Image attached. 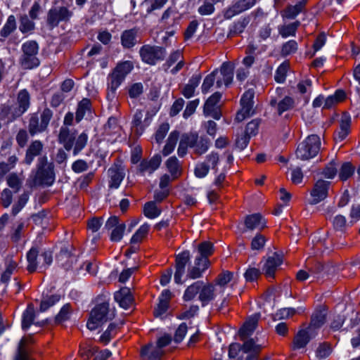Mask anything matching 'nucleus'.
<instances>
[{
	"label": "nucleus",
	"instance_id": "nucleus-1",
	"mask_svg": "<svg viewBox=\"0 0 360 360\" xmlns=\"http://www.w3.org/2000/svg\"><path fill=\"white\" fill-rule=\"evenodd\" d=\"M58 141L63 146L66 150L70 151L73 149V155H77L86 146L88 134L83 131L77 135L76 129L61 127L58 136Z\"/></svg>",
	"mask_w": 360,
	"mask_h": 360
},
{
	"label": "nucleus",
	"instance_id": "nucleus-2",
	"mask_svg": "<svg viewBox=\"0 0 360 360\" xmlns=\"http://www.w3.org/2000/svg\"><path fill=\"white\" fill-rule=\"evenodd\" d=\"M210 146V140L205 136H199L197 133H186L181 136L177 149L178 155L184 157L187 153V148L193 150V153L200 156L205 153Z\"/></svg>",
	"mask_w": 360,
	"mask_h": 360
},
{
	"label": "nucleus",
	"instance_id": "nucleus-3",
	"mask_svg": "<svg viewBox=\"0 0 360 360\" xmlns=\"http://www.w3.org/2000/svg\"><path fill=\"white\" fill-rule=\"evenodd\" d=\"M32 176L31 186H50L56 179L55 166L53 162H49L46 155L37 159L36 172Z\"/></svg>",
	"mask_w": 360,
	"mask_h": 360
},
{
	"label": "nucleus",
	"instance_id": "nucleus-4",
	"mask_svg": "<svg viewBox=\"0 0 360 360\" xmlns=\"http://www.w3.org/2000/svg\"><path fill=\"white\" fill-rule=\"evenodd\" d=\"M214 290L213 284L198 281L187 287L183 298L185 301H191L198 295V300L204 307L215 298Z\"/></svg>",
	"mask_w": 360,
	"mask_h": 360
},
{
	"label": "nucleus",
	"instance_id": "nucleus-5",
	"mask_svg": "<svg viewBox=\"0 0 360 360\" xmlns=\"http://www.w3.org/2000/svg\"><path fill=\"white\" fill-rule=\"evenodd\" d=\"M134 65L131 61L127 60L118 63L108 76L107 98L113 100L116 96V91L124 80L126 76L133 70Z\"/></svg>",
	"mask_w": 360,
	"mask_h": 360
},
{
	"label": "nucleus",
	"instance_id": "nucleus-6",
	"mask_svg": "<svg viewBox=\"0 0 360 360\" xmlns=\"http://www.w3.org/2000/svg\"><path fill=\"white\" fill-rule=\"evenodd\" d=\"M243 342V346L238 343L230 345L229 349V357L236 358L240 355L238 360H255L261 352L262 346L255 344L252 338Z\"/></svg>",
	"mask_w": 360,
	"mask_h": 360
},
{
	"label": "nucleus",
	"instance_id": "nucleus-7",
	"mask_svg": "<svg viewBox=\"0 0 360 360\" xmlns=\"http://www.w3.org/2000/svg\"><path fill=\"white\" fill-rule=\"evenodd\" d=\"M39 49V44L34 40H29L22 44V54L18 60L22 69L32 70L40 65V60L37 57Z\"/></svg>",
	"mask_w": 360,
	"mask_h": 360
},
{
	"label": "nucleus",
	"instance_id": "nucleus-8",
	"mask_svg": "<svg viewBox=\"0 0 360 360\" xmlns=\"http://www.w3.org/2000/svg\"><path fill=\"white\" fill-rule=\"evenodd\" d=\"M52 117L53 112L49 108H45L39 116L37 112L30 114L28 120V131L30 134L34 136L46 131Z\"/></svg>",
	"mask_w": 360,
	"mask_h": 360
},
{
	"label": "nucleus",
	"instance_id": "nucleus-9",
	"mask_svg": "<svg viewBox=\"0 0 360 360\" xmlns=\"http://www.w3.org/2000/svg\"><path fill=\"white\" fill-rule=\"evenodd\" d=\"M321 149V139L316 134H311L300 143L296 150L298 158L306 160L315 157Z\"/></svg>",
	"mask_w": 360,
	"mask_h": 360
},
{
	"label": "nucleus",
	"instance_id": "nucleus-10",
	"mask_svg": "<svg viewBox=\"0 0 360 360\" xmlns=\"http://www.w3.org/2000/svg\"><path fill=\"white\" fill-rule=\"evenodd\" d=\"M110 314L109 303L103 302L96 304L90 313L86 326L90 330L97 329L103 323L112 319Z\"/></svg>",
	"mask_w": 360,
	"mask_h": 360
},
{
	"label": "nucleus",
	"instance_id": "nucleus-11",
	"mask_svg": "<svg viewBox=\"0 0 360 360\" xmlns=\"http://www.w3.org/2000/svg\"><path fill=\"white\" fill-rule=\"evenodd\" d=\"M167 54L165 48L160 46L145 44L139 49V55L142 61L150 65H155L162 61Z\"/></svg>",
	"mask_w": 360,
	"mask_h": 360
},
{
	"label": "nucleus",
	"instance_id": "nucleus-12",
	"mask_svg": "<svg viewBox=\"0 0 360 360\" xmlns=\"http://www.w3.org/2000/svg\"><path fill=\"white\" fill-rule=\"evenodd\" d=\"M72 16V12L65 6L51 8L47 13V27L52 30L58 26L60 22H68Z\"/></svg>",
	"mask_w": 360,
	"mask_h": 360
},
{
	"label": "nucleus",
	"instance_id": "nucleus-13",
	"mask_svg": "<svg viewBox=\"0 0 360 360\" xmlns=\"http://www.w3.org/2000/svg\"><path fill=\"white\" fill-rule=\"evenodd\" d=\"M255 91L253 89L247 90L240 99L241 109L237 112L236 120L238 122L243 121L246 117H250L253 113V98Z\"/></svg>",
	"mask_w": 360,
	"mask_h": 360
},
{
	"label": "nucleus",
	"instance_id": "nucleus-14",
	"mask_svg": "<svg viewBox=\"0 0 360 360\" xmlns=\"http://www.w3.org/2000/svg\"><path fill=\"white\" fill-rule=\"evenodd\" d=\"M104 229L112 230L110 238L112 242H118L123 237L126 225L124 223H120V219L116 216L110 217L105 222Z\"/></svg>",
	"mask_w": 360,
	"mask_h": 360
},
{
	"label": "nucleus",
	"instance_id": "nucleus-15",
	"mask_svg": "<svg viewBox=\"0 0 360 360\" xmlns=\"http://www.w3.org/2000/svg\"><path fill=\"white\" fill-rule=\"evenodd\" d=\"M257 3V0H238L224 11V18L231 19L235 15L251 8Z\"/></svg>",
	"mask_w": 360,
	"mask_h": 360
},
{
	"label": "nucleus",
	"instance_id": "nucleus-16",
	"mask_svg": "<svg viewBox=\"0 0 360 360\" xmlns=\"http://www.w3.org/2000/svg\"><path fill=\"white\" fill-rule=\"evenodd\" d=\"M120 42L124 49H131L136 44L141 43L139 29L134 27L124 30L120 35Z\"/></svg>",
	"mask_w": 360,
	"mask_h": 360
},
{
	"label": "nucleus",
	"instance_id": "nucleus-17",
	"mask_svg": "<svg viewBox=\"0 0 360 360\" xmlns=\"http://www.w3.org/2000/svg\"><path fill=\"white\" fill-rule=\"evenodd\" d=\"M191 259L188 250H185L176 256L174 281L178 283H182L181 277L185 273L186 266Z\"/></svg>",
	"mask_w": 360,
	"mask_h": 360
},
{
	"label": "nucleus",
	"instance_id": "nucleus-18",
	"mask_svg": "<svg viewBox=\"0 0 360 360\" xmlns=\"http://www.w3.org/2000/svg\"><path fill=\"white\" fill-rule=\"evenodd\" d=\"M108 174L110 178L109 187L117 188L124 178V169L121 164L115 162L108 169Z\"/></svg>",
	"mask_w": 360,
	"mask_h": 360
},
{
	"label": "nucleus",
	"instance_id": "nucleus-19",
	"mask_svg": "<svg viewBox=\"0 0 360 360\" xmlns=\"http://www.w3.org/2000/svg\"><path fill=\"white\" fill-rule=\"evenodd\" d=\"M31 96L27 89L19 91L16 98V105H14L15 116H22L30 107Z\"/></svg>",
	"mask_w": 360,
	"mask_h": 360
},
{
	"label": "nucleus",
	"instance_id": "nucleus-20",
	"mask_svg": "<svg viewBox=\"0 0 360 360\" xmlns=\"http://www.w3.org/2000/svg\"><path fill=\"white\" fill-rule=\"evenodd\" d=\"M329 184L328 181L323 180H319L316 182L311 191V200L310 204L316 205L327 197Z\"/></svg>",
	"mask_w": 360,
	"mask_h": 360
},
{
	"label": "nucleus",
	"instance_id": "nucleus-21",
	"mask_svg": "<svg viewBox=\"0 0 360 360\" xmlns=\"http://www.w3.org/2000/svg\"><path fill=\"white\" fill-rule=\"evenodd\" d=\"M162 158L160 155H155L150 160L143 159L138 165L137 172L141 175H144L146 173L149 174L155 171L160 165Z\"/></svg>",
	"mask_w": 360,
	"mask_h": 360
},
{
	"label": "nucleus",
	"instance_id": "nucleus-22",
	"mask_svg": "<svg viewBox=\"0 0 360 360\" xmlns=\"http://www.w3.org/2000/svg\"><path fill=\"white\" fill-rule=\"evenodd\" d=\"M43 149L44 144L41 141L35 140L32 141L26 150L23 163L27 165H30L36 157L41 156V154Z\"/></svg>",
	"mask_w": 360,
	"mask_h": 360
},
{
	"label": "nucleus",
	"instance_id": "nucleus-23",
	"mask_svg": "<svg viewBox=\"0 0 360 360\" xmlns=\"http://www.w3.org/2000/svg\"><path fill=\"white\" fill-rule=\"evenodd\" d=\"M282 256L274 252L271 256H269L263 267V271L267 278H274L275 272L278 267L282 264Z\"/></svg>",
	"mask_w": 360,
	"mask_h": 360
},
{
	"label": "nucleus",
	"instance_id": "nucleus-24",
	"mask_svg": "<svg viewBox=\"0 0 360 360\" xmlns=\"http://www.w3.org/2000/svg\"><path fill=\"white\" fill-rule=\"evenodd\" d=\"M219 72L222 77L217 79V87H221L223 84L226 86L230 85L233 77V68L232 65L228 63H224L220 68Z\"/></svg>",
	"mask_w": 360,
	"mask_h": 360
},
{
	"label": "nucleus",
	"instance_id": "nucleus-25",
	"mask_svg": "<svg viewBox=\"0 0 360 360\" xmlns=\"http://www.w3.org/2000/svg\"><path fill=\"white\" fill-rule=\"evenodd\" d=\"M259 321V316L255 315L250 317L239 330V336L241 340L246 341L256 329Z\"/></svg>",
	"mask_w": 360,
	"mask_h": 360
},
{
	"label": "nucleus",
	"instance_id": "nucleus-26",
	"mask_svg": "<svg viewBox=\"0 0 360 360\" xmlns=\"http://www.w3.org/2000/svg\"><path fill=\"white\" fill-rule=\"evenodd\" d=\"M181 57V53L180 51L177 50L172 52L163 65L165 70L167 71L169 68H170L176 62H178V63L170 70L171 73L174 75L181 70L184 65V63L183 60H180Z\"/></svg>",
	"mask_w": 360,
	"mask_h": 360
},
{
	"label": "nucleus",
	"instance_id": "nucleus-27",
	"mask_svg": "<svg viewBox=\"0 0 360 360\" xmlns=\"http://www.w3.org/2000/svg\"><path fill=\"white\" fill-rule=\"evenodd\" d=\"M143 116V112L138 110L133 117L131 130L137 136H141L143 133L146 127L150 124L149 118L147 117L144 120V124L142 123Z\"/></svg>",
	"mask_w": 360,
	"mask_h": 360
},
{
	"label": "nucleus",
	"instance_id": "nucleus-28",
	"mask_svg": "<svg viewBox=\"0 0 360 360\" xmlns=\"http://www.w3.org/2000/svg\"><path fill=\"white\" fill-rule=\"evenodd\" d=\"M114 297L120 306L125 309L130 308L133 304L134 298L129 288L120 289L115 293Z\"/></svg>",
	"mask_w": 360,
	"mask_h": 360
},
{
	"label": "nucleus",
	"instance_id": "nucleus-29",
	"mask_svg": "<svg viewBox=\"0 0 360 360\" xmlns=\"http://www.w3.org/2000/svg\"><path fill=\"white\" fill-rule=\"evenodd\" d=\"M27 259L28 262L27 271L30 273L34 272L39 264L41 265L42 262V257H41V254H39V248L37 247L32 248L27 254Z\"/></svg>",
	"mask_w": 360,
	"mask_h": 360
},
{
	"label": "nucleus",
	"instance_id": "nucleus-30",
	"mask_svg": "<svg viewBox=\"0 0 360 360\" xmlns=\"http://www.w3.org/2000/svg\"><path fill=\"white\" fill-rule=\"evenodd\" d=\"M326 311L324 308L316 309L311 315L309 326L307 327L309 330L312 331L314 329L321 328L326 322Z\"/></svg>",
	"mask_w": 360,
	"mask_h": 360
},
{
	"label": "nucleus",
	"instance_id": "nucleus-31",
	"mask_svg": "<svg viewBox=\"0 0 360 360\" xmlns=\"http://www.w3.org/2000/svg\"><path fill=\"white\" fill-rule=\"evenodd\" d=\"M270 105L272 107L277 106V112L279 115H281L284 112L292 109L295 106V101L290 96H285L279 102H277L276 98H271Z\"/></svg>",
	"mask_w": 360,
	"mask_h": 360
},
{
	"label": "nucleus",
	"instance_id": "nucleus-32",
	"mask_svg": "<svg viewBox=\"0 0 360 360\" xmlns=\"http://www.w3.org/2000/svg\"><path fill=\"white\" fill-rule=\"evenodd\" d=\"M311 332L308 328L299 330L294 338L292 349L296 350L305 347L310 341Z\"/></svg>",
	"mask_w": 360,
	"mask_h": 360
},
{
	"label": "nucleus",
	"instance_id": "nucleus-33",
	"mask_svg": "<svg viewBox=\"0 0 360 360\" xmlns=\"http://www.w3.org/2000/svg\"><path fill=\"white\" fill-rule=\"evenodd\" d=\"M307 0H300L295 5L288 6L283 11L281 15L283 18L294 19L304 8Z\"/></svg>",
	"mask_w": 360,
	"mask_h": 360
},
{
	"label": "nucleus",
	"instance_id": "nucleus-34",
	"mask_svg": "<svg viewBox=\"0 0 360 360\" xmlns=\"http://www.w3.org/2000/svg\"><path fill=\"white\" fill-rule=\"evenodd\" d=\"M17 23L15 17L11 15L8 17L6 23L0 30V41L4 42L6 39L15 31Z\"/></svg>",
	"mask_w": 360,
	"mask_h": 360
},
{
	"label": "nucleus",
	"instance_id": "nucleus-35",
	"mask_svg": "<svg viewBox=\"0 0 360 360\" xmlns=\"http://www.w3.org/2000/svg\"><path fill=\"white\" fill-rule=\"evenodd\" d=\"M265 221L260 214H253L246 217L245 227L249 230L262 229L265 226Z\"/></svg>",
	"mask_w": 360,
	"mask_h": 360
},
{
	"label": "nucleus",
	"instance_id": "nucleus-36",
	"mask_svg": "<svg viewBox=\"0 0 360 360\" xmlns=\"http://www.w3.org/2000/svg\"><path fill=\"white\" fill-rule=\"evenodd\" d=\"M167 170L171 174L172 179H177L181 174V167L179 160L175 157H170L165 162Z\"/></svg>",
	"mask_w": 360,
	"mask_h": 360
},
{
	"label": "nucleus",
	"instance_id": "nucleus-37",
	"mask_svg": "<svg viewBox=\"0 0 360 360\" xmlns=\"http://www.w3.org/2000/svg\"><path fill=\"white\" fill-rule=\"evenodd\" d=\"M179 138V132L176 130L172 131L167 138V143L162 149V155L167 156L173 152Z\"/></svg>",
	"mask_w": 360,
	"mask_h": 360
},
{
	"label": "nucleus",
	"instance_id": "nucleus-38",
	"mask_svg": "<svg viewBox=\"0 0 360 360\" xmlns=\"http://www.w3.org/2000/svg\"><path fill=\"white\" fill-rule=\"evenodd\" d=\"M72 260L73 257L67 248H61L59 254L56 256L57 262L66 269L71 267Z\"/></svg>",
	"mask_w": 360,
	"mask_h": 360
},
{
	"label": "nucleus",
	"instance_id": "nucleus-39",
	"mask_svg": "<svg viewBox=\"0 0 360 360\" xmlns=\"http://www.w3.org/2000/svg\"><path fill=\"white\" fill-rule=\"evenodd\" d=\"M346 97V94L342 90H337L333 95L325 98L323 109H330L338 103L342 101Z\"/></svg>",
	"mask_w": 360,
	"mask_h": 360
},
{
	"label": "nucleus",
	"instance_id": "nucleus-40",
	"mask_svg": "<svg viewBox=\"0 0 360 360\" xmlns=\"http://www.w3.org/2000/svg\"><path fill=\"white\" fill-rule=\"evenodd\" d=\"M250 21V17L247 16L235 22L230 28L228 37H232L241 34L249 24Z\"/></svg>",
	"mask_w": 360,
	"mask_h": 360
},
{
	"label": "nucleus",
	"instance_id": "nucleus-41",
	"mask_svg": "<svg viewBox=\"0 0 360 360\" xmlns=\"http://www.w3.org/2000/svg\"><path fill=\"white\" fill-rule=\"evenodd\" d=\"M300 25V22L296 20L288 25H283L278 27V32L283 38H287L290 36L294 37Z\"/></svg>",
	"mask_w": 360,
	"mask_h": 360
},
{
	"label": "nucleus",
	"instance_id": "nucleus-42",
	"mask_svg": "<svg viewBox=\"0 0 360 360\" xmlns=\"http://www.w3.org/2000/svg\"><path fill=\"white\" fill-rule=\"evenodd\" d=\"M25 340L18 343L13 360H36L32 356V350L25 346Z\"/></svg>",
	"mask_w": 360,
	"mask_h": 360
},
{
	"label": "nucleus",
	"instance_id": "nucleus-43",
	"mask_svg": "<svg viewBox=\"0 0 360 360\" xmlns=\"http://www.w3.org/2000/svg\"><path fill=\"white\" fill-rule=\"evenodd\" d=\"M91 108V100L86 98H83L79 102L76 111L75 120L79 123L83 118L86 112H89Z\"/></svg>",
	"mask_w": 360,
	"mask_h": 360
},
{
	"label": "nucleus",
	"instance_id": "nucleus-44",
	"mask_svg": "<svg viewBox=\"0 0 360 360\" xmlns=\"http://www.w3.org/2000/svg\"><path fill=\"white\" fill-rule=\"evenodd\" d=\"M35 311L33 305L29 304L22 314V328L27 330L34 323Z\"/></svg>",
	"mask_w": 360,
	"mask_h": 360
},
{
	"label": "nucleus",
	"instance_id": "nucleus-45",
	"mask_svg": "<svg viewBox=\"0 0 360 360\" xmlns=\"http://www.w3.org/2000/svg\"><path fill=\"white\" fill-rule=\"evenodd\" d=\"M333 352V347L330 342H323L319 345L315 350L316 359L322 360L328 358Z\"/></svg>",
	"mask_w": 360,
	"mask_h": 360
},
{
	"label": "nucleus",
	"instance_id": "nucleus-46",
	"mask_svg": "<svg viewBox=\"0 0 360 360\" xmlns=\"http://www.w3.org/2000/svg\"><path fill=\"white\" fill-rule=\"evenodd\" d=\"M19 30L22 34L30 33L35 29V23L33 20L30 19L26 14L21 15L19 18Z\"/></svg>",
	"mask_w": 360,
	"mask_h": 360
},
{
	"label": "nucleus",
	"instance_id": "nucleus-47",
	"mask_svg": "<svg viewBox=\"0 0 360 360\" xmlns=\"http://www.w3.org/2000/svg\"><path fill=\"white\" fill-rule=\"evenodd\" d=\"M221 98V94L220 92H215L210 96L205 101L203 112L204 113H211L217 108V105Z\"/></svg>",
	"mask_w": 360,
	"mask_h": 360
},
{
	"label": "nucleus",
	"instance_id": "nucleus-48",
	"mask_svg": "<svg viewBox=\"0 0 360 360\" xmlns=\"http://www.w3.org/2000/svg\"><path fill=\"white\" fill-rule=\"evenodd\" d=\"M120 127L118 125L117 120L110 117L103 127V133L107 136H113L119 134Z\"/></svg>",
	"mask_w": 360,
	"mask_h": 360
},
{
	"label": "nucleus",
	"instance_id": "nucleus-49",
	"mask_svg": "<svg viewBox=\"0 0 360 360\" xmlns=\"http://www.w3.org/2000/svg\"><path fill=\"white\" fill-rule=\"evenodd\" d=\"M60 300V295L57 294L44 296L40 303V311L43 312L46 311L51 307L58 302Z\"/></svg>",
	"mask_w": 360,
	"mask_h": 360
},
{
	"label": "nucleus",
	"instance_id": "nucleus-50",
	"mask_svg": "<svg viewBox=\"0 0 360 360\" xmlns=\"http://www.w3.org/2000/svg\"><path fill=\"white\" fill-rule=\"evenodd\" d=\"M222 1V0H204L198 11L201 15H209L212 14L214 11V5Z\"/></svg>",
	"mask_w": 360,
	"mask_h": 360
},
{
	"label": "nucleus",
	"instance_id": "nucleus-51",
	"mask_svg": "<svg viewBox=\"0 0 360 360\" xmlns=\"http://www.w3.org/2000/svg\"><path fill=\"white\" fill-rule=\"evenodd\" d=\"M72 313V308L70 304H65L60 309L59 313L55 317V323L60 324L70 319Z\"/></svg>",
	"mask_w": 360,
	"mask_h": 360
},
{
	"label": "nucleus",
	"instance_id": "nucleus-52",
	"mask_svg": "<svg viewBox=\"0 0 360 360\" xmlns=\"http://www.w3.org/2000/svg\"><path fill=\"white\" fill-rule=\"evenodd\" d=\"M355 167L349 162H344L339 172V179L344 181L350 178L354 173Z\"/></svg>",
	"mask_w": 360,
	"mask_h": 360
},
{
	"label": "nucleus",
	"instance_id": "nucleus-53",
	"mask_svg": "<svg viewBox=\"0 0 360 360\" xmlns=\"http://www.w3.org/2000/svg\"><path fill=\"white\" fill-rule=\"evenodd\" d=\"M8 186L11 188L15 193L18 192L22 188L23 179L16 173H11L6 177Z\"/></svg>",
	"mask_w": 360,
	"mask_h": 360
},
{
	"label": "nucleus",
	"instance_id": "nucleus-54",
	"mask_svg": "<svg viewBox=\"0 0 360 360\" xmlns=\"http://www.w3.org/2000/svg\"><path fill=\"white\" fill-rule=\"evenodd\" d=\"M143 213L148 218L154 219L160 214L161 210L157 207L155 201H150L145 204Z\"/></svg>",
	"mask_w": 360,
	"mask_h": 360
},
{
	"label": "nucleus",
	"instance_id": "nucleus-55",
	"mask_svg": "<svg viewBox=\"0 0 360 360\" xmlns=\"http://www.w3.org/2000/svg\"><path fill=\"white\" fill-rule=\"evenodd\" d=\"M15 110L14 105H1L0 109V116L1 117L7 119L8 122H13L20 116H15L14 115V110Z\"/></svg>",
	"mask_w": 360,
	"mask_h": 360
},
{
	"label": "nucleus",
	"instance_id": "nucleus-56",
	"mask_svg": "<svg viewBox=\"0 0 360 360\" xmlns=\"http://www.w3.org/2000/svg\"><path fill=\"white\" fill-rule=\"evenodd\" d=\"M218 70H215L205 77L201 86L202 92L203 94H207L210 91L211 87L214 84L216 76L218 75Z\"/></svg>",
	"mask_w": 360,
	"mask_h": 360
},
{
	"label": "nucleus",
	"instance_id": "nucleus-57",
	"mask_svg": "<svg viewBox=\"0 0 360 360\" xmlns=\"http://www.w3.org/2000/svg\"><path fill=\"white\" fill-rule=\"evenodd\" d=\"M289 68H290V65L287 62H284L282 64H281L276 71V73L274 75L275 81L278 83L284 82L285 80L287 72L289 70Z\"/></svg>",
	"mask_w": 360,
	"mask_h": 360
},
{
	"label": "nucleus",
	"instance_id": "nucleus-58",
	"mask_svg": "<svg viewBox=\"0 0 360 360\" xmlns=\"http://www.w3.org/2000/svg\"><path fill=\"white\" fill-rule=\"evenodd\" d=\"M6 264V270L4 271L1 277V281L3 283H6L9 281L11 274L18 266L17 262L13 261L12 259H7Z\"/></svg>",
	"mask_w": 360,
	"mask_h": 360
},
{
	"label": "nucleus",
	"instance_id": "nucleus-59",
	"mask_svg": "<svg viewBox=\"0 0 360 360\" xmlns=\"http://www.w3.org/2000/svg\"><path fill=\"white\" fill-rule=\"evenodd\" d=\"M176 14V12L174 8L171 7L168 8L163 13L162 18L160 19V22L169 27L172 26L174 23Z\"/></svg>",
	"mask_w": 360,
	"mask_h": 360
},
{
	"label": "nucleus",
	"instance_id": "nucleus-60",
	"mask_svg": "<svg viewBox=\"0 0 360 360\" xmlns=\"http://www.w3.org/2000/svg\"><path fill=\"white\" fill-rule=\"evenodd\" d=\"M150 226L148 224H144L136 231V233L133 235L131 239V243H140L143 238H145L148 231H149Z\"/></svg>",
	"mask_w": 360,
	"mask_h": 360
},
{
	"label": "nucleus",
	"instance_id": "nucleus-61",
	"mask_svg": "<svg viewBox=\"0 0 360 360\" xmlns=\"http://www.w3.org/2000/svg\"><path fill=\"white\" fill-rule=\"evenodd\" d=\"M150 346H145L141 349V355H148L149 360H159L163 352L160 348H155L150 351Z\"/></svg>",
	"mask_w": 360,
	"mask_h": 360
},
{
	"label": "nucleus",
	"instance_id": "nucleus-62",
	"mask_svg": "<svg viewBox=\"0 0 360 360\" xmlns=\"http://www.w3.org/2000/svg\"><path fill=\"white\" fill-rule=\"evenodd\" d=\"M297 43L295 40H290L283 44L281 54L282 56H288L295 53L297 51Z\"/></svg>",
	"mask_w": 360,
	"mask_h": 360
},
{
	"label": "nucleus",
	"instance_id": "nucleus-63",
	"mask_svg": "<svg viewBox=\"0 0 360 360\" xmlns=\"http://www.w3.org/2000/svg\"><path fill=\"white\" fill-rule=\"evenodd\" d=\"M117 328V325L115 323H111L108 326L107 330L102 334L100 338V341L105 345L108 344L112 338L115 335Z\"/></svg>",
	"mask_w": 360,
	"mask_h": 360
},
{
	"label": "nucleus",
	"instance_id": "nucleus-64",
	"mask_svg": "<svg viewBox=\"0 0 360 360\" xmlns=\"http://www.w3.org/2000/svg\"><path fill=\"white\" fill-rule=\"evenodd\" d=\"M338 164L335 160H331L323 169V175L328 179H333L335 176L338 172Z\"/></svg>",
	"mask_w": 360,
	"mask_h": 360
}]
</instances>
